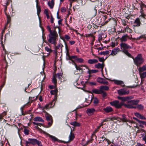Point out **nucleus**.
<instances>
[{
    "label": "nucleus",
    "instance_id": "obj_1",
    "mask_svg": "<svg viewBox=\"0 0 146 146\" xmlns=\"http://www.w3.org/2000/svg\"><path fill=\"white\" fill-rule=\"evenodd\" d=\"M46 29L49 32L48 34V42L50 43L56 45L57 43V39L58 37V35L56 30V27L54 28V30H52L49 26H47Z\"/></svg>",
    "mask_w": 146,
    "mask_h": 146
},
{
    "label": "nucleus",
    "instance_id": "obj_2",
    "mask_svg": "<svg viewBox=\"0 0 146 146\" xmlns=\"http://www.w3.org/2000/svg\"><path fill=\"white\" fill-rule=\"evenodd\" d=\"M132 58L133 59L134 64L137 66H140L144 61L141 54H138L135 58L133 56Z\"/></svg>",
    "mask_w": 146,
    "mask_h": 146
},
{
    "label": "nucleus",
    "instance_id": "obj_3",
    "mask_svg": "<svg viewBox=\"0 0 146 146\" xmlns=\"http://www.w3.org/2000/svg\"><path fill=\"white\" fill-rule=\"evenodd\" d=\"M110 104L112 106L115 107L117 109H119L121 108L122 106L123 105L124 102H121L120 103L117 100H115L110 102Z\"/></svg>",
    "mask_w": 146,
    "mask_h": 146
},
{
    "label": "nucleus",
    "instance_id": "obj_4",
    "mask_svg": "<svg viewBox=\"0 0 146 146\" xmlns=\"http://www.w3.org/2000/svg\"><path fill=\"white\" fill-rule=\"evenodd\" d=\"M45 116L46 120L48 121L47 123L48 127H50L52 125L53 123L52 116L47 113L45 114Z\"/></svg>",
    "mask_w": 146,
    "mask_h": 146
},
{
    "label": "nucleus",
    "instance_id": "obj_5",
    "mask_svg": "<svg viewBox=\"0 0 146 146\" xmlns=\"http://www.w3.org/2000/svg\"><path fill=\"white\" fill-rule=\"evenodd\" d=\"M62 76V74L61 73H57L56 74H55L53 76L52 79V82L55 85L57 83V80L56 78L60 79Z\"/></svg>",
    "mask_w": 146,
    "mask_h": 146
},
{
    "label": "nucleus",
    "instance_id": "obj_6",
    "mask_svg": "<svg viewBox=\"0 0 146 146\" xmlns=\"http://www.w3.org/2000/svg\"><path fill=\"white\" fill-rule=\"evenodd\" d=\"M119 94L120 95H124L128 94L129 93V91L126 89L123 88L117 91Z\"/></svg>",
    "mask_w": 146,
    "mask_h": 146
},
{
    "label": "nucleus",
    "instance_id": "obj_7",
    "mask_svg": "<svg viewBox=\"0 0 146 146\" xmlns=\"http://www.w3.org/2000/svg\"><path fill=\"white\" fill-rule=\"evenodd\" d=\"M27 143H29V144H31L35 145L38 143L39 141L35 139L29 138L27 141H26Z\"/></svg>",
    "mask_w": 146,
    "mask_h": 146
},
{
    "label": "nucleus",
    "instance_id": "obj_8",
    "mask_svg": "<svg viewBox=\"0 0 146 146\" xmlns=\"http://www.w3.org/2000/svg\"><path fill=\"white\" fill-rule=\"evenodd\" d=\"M119 45L121 51L124 50H126L127 49L132 48V47L125 43L122 42Z\"/></svg>",
    "mask_w": 146,
    "mask_h": 146
},
{
    "label": "nucleus",
    "instance_id": "obj_9",
    "mask_svg": "<svg viewBox=\"0 0 146 146\" xmlns=\"http://www.w3.org/2000/svg\"><path fill=\"white\" fill-rule=\"evenodd\" d=\"M97 82L100 83L108 85V82L105 79L98 77L97 79Z\"/></svg>",
    "mask_w": 146,
    "mask_h": 146
},
{
    "label": "nucleus",
    "instance_id": "obj_10",
    "mask_svg": "<svg viewBox=\"0 0 146 146\" xmlns=\"http://www.w3.org/2000/svg\"><path fill=\"white\" fill-rule=\"evenodd\" d=\"M123 106L129 109L135 108V106H133L130 101H128L127 104L124 103Z\"/></svg>",
    "mask_w": 146,
    "mask_h": 146
},
{
    "label": "nucleus",
    "instance_id": "obj_11",
    "mask_svg": "<svg viewBox=\"0 0 146 146\" xmlns=\"http://www.w3.org/2000/svg\"><path fill=\"white\" fill-rule=\"evenodd\" d=\"M141 16H139L138 18H136L135 20L134 23V26L136 27H139L141 24L140 22Z\"/></svg>",
    "mask_w": 146,
    "mask_h": 146
},
{
    "label": "nucleus",
    "instance_id": "obj_12",
    "mask_svg": "<svg viewBox=\"0 0 146 146\" xmlns=\"http://www.w3.org/2000/svg\"><path fill=\"white\" fill-rule=\"evenodd\" d=\"M61 44H58L57 46H56L55 49L54 51V53L55 54L56 58L57 57V52L58 51V50H60V49L62 48V47L63 46V45H62V46H61Z\"/></svg>",
    "mask_w": 146,
    "mask_h": 146
},
{
    "label": "nucleus",
    "instance_id": "obj_13",
    "mask_svg": "<svg viewBox=\"0 0 146 146\" xmlns=\"http://www.w3.org/2000/svg\"><path fill=\"white\" fill-rule=\"evenodd\" d=\"M96 111V110L94 108H88L86 111V112L88 115H91L94 114Z\"/></svg>",
    "mask_w": 146,
    "mask_h": 146
},
{
    "label": "nucleus",
    "instance_id": "obj_14",
    "mask_svg": "<svg viewBox=\"0 0 146 146\" xmlns=\"http://www.w3.org/2000/svg\"><path fill=\"white\" fill-rule=\"evenodd\" d=\"M55 102L56 101L55 100H53L52 102H50L49 104H46L45 106V108L47 109L53 107L54 105Z\"/></svg>",
    "mask_w": 146,
    "mask_h": 146
},
{
    "label": "nucleus",
    "instance_id": "obj_15",
    "mask_svg": "<svg viewBox=\"0 0 146 146\" xmlns=\"http://www.w3.org/2000/svg\"><path fill=\"white\" fill-rule=\"evenodd\" d=\"M117 98L118 99L121 100L124 103V102L128 101L129 99H131V97L129 96H127L126 97H122L118 96Z\"/></svg>",
    "mask_w": 146,
    "mask_h": 146
},
{
    "label": "nucleus",
    "instance_id": "obj_16",
    "mask_svg": "<svg viewBox=\"0 0 146 146\" xmlns=\"http://www.w3.org/2000/svg\"><path fill=\"white\" fill-rule=\"evenodd\" d=\"M48 136L51 139L52 141L54 142L57 141L58 142L60 143L63 142L64 143H66V142H63L62 141L58 139L55 137L53 136L52 135H49Z\"/></svg>",
    "mask_w": 146,
    "mask_h": 146
},
{
    "label": "nucleus",
    "instance_id": "obj_17",
    "mask_svg": "<svg viewBox=\"0 0 146 146\" xmlns=\"http://www.w3.org/2000/svg\"><path fill=\"white\" fill-rule=\"evenodd\" d=\"M72 58H73V59H75L77 62L83 63L84 62V60L83 58H79L76 55L75 56H73Z\"/></svg>",
    "mask_w": 146,
    "mask_h": 146
},
{
    "label": "nucleus",
    "instance_id": "obj_18",
    "mask_svg": "<svg viewBox=\"0 0 146 146\" xmlns=\"http://www.w3.org/2000/svg\"><path fill=\"white\" fill-rule=\"evenodd\" d=\"M104 66L105 65L104 63L100 64L98 63L95 65V67L97 69H101L102 70V71Z\"/></svg>",
    "mask_w": 146,
    "mask_h": 146
},
{
    "label": "nucleus",
    "instance_id": "obj_19",
    "mask_svg": "<svg viewBox=\"0 0 146 146\" xmlns=\"http://www.w3.org/2000/svg\"><path fill=\"white\" fill-rule=\"evenodd\" d=\"M92 92L95 94H101L102 92L101 89H98L96 88H94L92 90Z\"/></svg>",
    "mask_w": 146,
    "mask_h": 146
},
{
    "label": "nucleus",
    "instance_id": "obj_20",
    "mask_svg": "<svg viewBox=\"0 0 146 146\" xmlns=\"http://www.w3.org/2000/svg\"><path fill=\"white\" fill-rule=\"evenodd\" d=\"M103 110L106 113H108L112 111H113V109L111 107L108 106L106 108H104Z\"/></svg>",
    "mask_w": 146,
    "mask_h": 146
},
{
    "label": "nucleus",
    "instance_id": "obj_21",
    "mask_svg": "<svg viewBox=\"0 0 146 146\" xmlns=\"http://www.w3.org/2000/svg\"><path fill=\"white\" fill-rule=\"evenodd\" d=\"M134 114L135 116L139 119L144 120H145L146 119V118L144 116L142 115H141L138 113H134Z\"/></svg>",
    "mask_w": 146,
    "mask_h": 146
},
{
    "label": "nucleus",
    "instance_id": "obj_22",
    "mask_svg": "<svg viewBox=\"0 0 146 146\" xmlns=\"http://www.w3.org/2000/svg\"><path fill=\"white\" fill-rule=\"evenodd\" d=\"M139 72H142L146 70V65L143 66L141 67H139L138 68Z\"/></svg>",
    "mask_w": 146,
    "mask_h": 146
},
{
    "label": "nucleus",
    "instance_id": "obj_23",
    "mask_svg": "<svg viewBox=\"0 0 146 146\" xmlns=\"http://www.w3.org/2000/svg\"><path fill=\"white\" fill-rule=\"evenodd\" d=\"M34 121H35L44 122V120L42 118L40 117H36L33 119Z\"/></svg>",
    "mask_w": 146,
    "mask_h": 146
},
{
    "label": "nucleus",
    "instance_id": "obj_24",
    "mask_svg": "<svg viewBox=\"0 0 146 146\" xmlns=\"http://www.w3.org/2000/svg\"><path fill=\"white\" fill-rule=\"evenodd\" d=\"M48 4L51 9L53 8L54 4V0H51L48 3Z\"/></svg>",
    "mask_w": 146,
    "mask_h": 146
},
{
    "label": "nucleus",
    "instance_id": "obj_25",
    "mask_svg": "<svg viewBox=\"0 0 146 146\" xmlns=\"http://www.w3.org/2000/svg\"><path fill=\"white\" fill-rule=\"evenodd\" d=\"M98 61L96 59H89L88 60V63L90 64H95L98 62Z\"/></svg>",
    "mask_w": 146,
    "mask_h": 146
},
{
    "label": "nucleus",
    "instance_id": "obj_26",
    "mask_svg": "<svg viewBox=\"0 0 146 146\" xmlns=\"http://www.w3.org/2000/svg\"><path fill=\"white\" fill-rule=\"evenodd\" d=\"M128 36L127 34L125 35L122 36L121 38L120 39V40L121 42H125L128 39Z\"/></svg>",
    "mask_w": 146,
    "mask_h": 146
},
{
    "label": "nucleus",
    "instance_id": "obj_27",
    "mask_svg": "<svg viewBox=\"0 0 146 146\" xmlns=\"http://www.w3.org/2000/svg\"><path fill=\"white\" fill-rule=\"evenodd\" d=\"M139 73L141 79V81H142L143 79L145 78L146 77V71L143 72H141Z\"/></svg>",
    "mask_w": 146,
    "mask_h": 146
},
{
    "label": "nucleus",
    "instance_id": "obj_28",
    "mask_svg": "<svg viewBox=\"0 0 146 146\" xmlns=\"http://www.w3.org/2000/svg\"><path fill=\"white\" fill-rule=\"evenodd\" d=\"M114 83L117 85H120L122 86H123L124 83L121 80H115L114 81Z\"/></svg>",
    "mask_w": 146,
    "mask_h": 146
},
{
    "label": "nucleus",
    "instance_id": "obj_29",
    "mask_svg": "<svg viewBox=\"0 0 146 146\" xmlns=\"http://www.w3.org/2000/svg\"><path fill=\"white\" fill-rule=\"evenodd\" d=\"M2 3L3 5L5 7L4 11H6L7 9V6L8 5L9 2L7 0H4L2 2Z\"/></svg>",
    "mask_w": 146,
    "mask_h": 146
},
{
    "label": "nucleus",
    "instance_id": "obj_30",
    "mask_svg": "<svg viewBox=\"0 0 146 146\" xmlns=\"http://www.w3.org/2000/svg\"><path fill=\"white\" fill-rule=\"evenodd\" d=\"M120 51V49L119 48L114 49L113 50H112L111 53V54L112 55H115L117 54L118 52Z\"/></svg>",
    "mask_w": 146,
    "mask_h": 146
},
{
    "label": "nucleus",
    "instance_id": "obj_31",
    "mask_svg": "<svg viewBox=\"0 0 146 146\" xmlns=\"http://www.w3.org/2000/svg\"><path fill=\"white\" fill-rule=\"evenodd\" d=\"M33 123L34 125H36V126H35V127L39 130H40V129L38 127V126L39 125L40 126H41V125L43 126V124L37 122H33Z\"/></svg>",
    "mask_w": 146,
    "mask_h": 146
},
{
    "label": "nucleus",
    "instance_id": "obj_32",
    "mask_svg": "<svg viewBox=\"0 0 146 146\" xmlns=\"http://www.w3.org/2000/svg\"><path fill=\"white\" fill-rule=\"evenodd\" d=\"M124 53H125L126 55L128 56L129 57L132 58L133 56L131 55L128 52V50H124L122 51Z\"/></svg>",
    "mask_w": 146,
    "mask_h": 146
},
{
    "label": "nucleus",
    "instance_id": "obj_33",
    "mask_svg": "<svg viewBox=\"0 0 146 146\" xmlns=\"http://www.w3.org/2000/svg\"><path fill=\"white\" fill-rule=\"evenodd\" d=\"M74 137L75 136L74 134L72 132V131H71L69 135V141H72L74 138Z\"/></svg>",
    "mask_w": 146,
    "mask_h": 146
},
{
    "label": "nucleus",
    "instance_id": "obj_34",
    "mask_svg": "<svg viewBox=\"0 0 146 146\" xmlns=\"http://www.w3.org/2000/svg\"><path fill=\"white\" fill-rule=\"evenodd\" d=\"M100 89H101V91L102 92V91H103V90L106 91L108 90L109 89V88L108 86H102L100 87Z\"/></svg>",
    "mask_w": 146,
    "mask_h": 146
},
{
    "label": "nucleus",
    "instance_id": "obj_35",
    "mask_svg": "<svg viewBox=\"0 0 146 146\" xmlns=\"http://www.w3.org/2000/svg\"><path fill=\"white\" fill-rule=\"evenodd\" d=\"M70 37L67 35H65L62 39L65 42V40L68 41L70 39Z\"/></svg>",
    "mask_w": 146,
    "mask_h": 146
},
{
    "label": "nucleus",
    "instance_id": "obj_36",
    "mask_svg": "<svg viewBox=\"0 0 146 146\" xmlns=\"http://www.w3.org/2000/svg\"><path fill=\"white\" fill-rule=\"evenodd\" d=\"M130 102H131L133 106H134V105H137L139 103V100H130Z\"/></svg>",
    "mask_w": 146,
    "mask_h": 146
},
{
    "label": "nucleus",
    "instance_id": "obj_37",
    "mask_svg": "<svg viewBox=\"0 0 146 146\" xmlns=\"http://www.w3.org/2000/svg\"><path fill=\"white\" fill-rule=\"evenodd\" d=\"M137 106H135V108L138 110H142L144 109V106L141 104H137Z\"/></svg>",
    "mask_w": 146,
    "mask_h": 146
},
{
    "label": "nucleus",
    "instance_id": "obj_38",
    "mask_svg": "<svg viewBox=\"0 0 146 146\" xmlns=\"http://www.w3.org/2000/svg\"><path fill=\"white\" fill-rule=\"evenodd\" d=\"M70 124L74 126H79L80 125V124L76 121L71 122L70 123Z\"/></svg>",
    "mask_w": 146,
    "mask_h": 146
},
{
    "label": "nucleus",
    "instance_id": "obj_39",
    "mask_svg": "<svg viewBox=\"0 0 146 146\" xmlns=\"http://www.w3.org/2000/svg\"><path fill=\"white\" fill-rule=\"evenodd\" d=\"M44 48L45 50L48 52L49 54H50L53 52V50L51 49L50 47H49L46 46Z\"/></svg>",
    "mask_w": 146,
    "mask_h": 146
},
{
    "label": "nucleus",
    "instance_id": "obj_40",
    "mask_svg": "<svg viewBox=\"0 0 146 146\" xmlns=\"http://www.w3.org/2000/svg\"><path fill=\"white\" fill-rule=\"evenodd\" d=\"M122 121L123 122H127L128 121V119L126 117V116L124 114L122 115Z\"/></svg>",
    "mask_w": 146,
    "mask_h": 146
},
{
    "label": "nucleus",
    "instance_id": "obj_41",
    "mask_svg": "<svg viewBox=\"0 0 146 146\" xmlns=\"http://www.w3.org/2000/svg\"><path fill=\"white\" fill-rule=\"evenodd\" d=\"M58 92V90L57 88L55 89L54 90H52L50 92V93L51 94L54 95L55 94V96L56 97V94Z\"/></svg>",
    "mask_w": 146,
    "mask_h": 146
},
{
    "label": "nucleus",
    "instance_id": "obj_42",
    "mask_svg": "<svg viewBox=\"0 0 146 146\" xmlns=\"http://www.w3.org/2000/svg\"><path fill=\"white\" fill-rule=\"evenodd\" d=\"M98 72V70H89L88 72L89 74H91L92 73H97Z\"/></svg>",
    "mask_w": 146,
    "mask_h": 146
},
{
    "label": "nucleus",
    "instance_id": "obj_43",
    "mask_svg": "<svg viewBox=\"0 0 146 146\" xmlns=\"http://www.w3.org/2000/svg\"><path fill=\"white\" fill-rule=\"evenodd\" d=\"M142 132H143L144 133L142 134V137H143V136L144 135H145L146 134V132L145 130L143 129H140L137 130V133H139Z\"/></svg>",
    "mask_w": 146,
    "mask_h": 146
},
{
    "label": "nucleus",
    "instance_id": "obj_44",
    "mask_svg": "<svg viewBox=\"0 0 146 146\" xmlns=\"http://www.w3.org/2000/svg\"><path fill=\"white\" fill-rule=\"evenodd\" d=\"M122 24L123 25L126 26L127 24L128 23L127 20H125L124 19L121 20Z\"/></svg>",
    "mask_w": 146,
    "mask_h": 146
},
{
    "label": "nucleus",
    "instance_id": "obj_45",
    "mask_svg": "<svg viewBox=\"0 0 146 146\" xmlns=\"http://www.w3.org/2000/svg\"><path fill=\"white\" fill-rule=\"evenodd\" d=\"M127 31V32L131 33L133 31L129 27H126L124 29V31H123L124 32Z\"/></svg>",
    "mask_w": 146,
    "mask_h": 146
},
{
    "label": "nucleus",
    "instance_id": "obj_46",
    "mask_svg": "<svg viewBox=\"0 0 146 146\" xmlns=\"http://www.w3.org/2000/svg\"><path fill=\"white\" fill-rule=\"evenodd\" d=\"M36 9H37V15L39 16L40 12H41V8L39 6H36Z\"/></svg>",
    "mask_w": 146,
    "mask_h": 146
},
{
    "label": "nucleus",
    "instance_id": "obj_47",
    "mask_svg": "<svg viewBox=\"0 0 146 146\" xmlns=\"http://www.w3.org/2000/svg\"><path fill=\"white\" fill-rule=\"evenodd\" d=\"M93 33H91L90 34H85V36L86 37H89L91 36L94 38V40H95V36L93 35Z\"/></svg>",
    "mask_w": 146,
    "mask_h": 146
},
{
    "label": "nucleus",
    "instance_id": "obj_48",
    "mask_svg": "<svg viewBox=\"0 0 146 146\" xmlns=\"http://www.w3.org/2000/svg\"><path fill=\"white\" fill-rule=\"evenodd\" d=\"M73 64L75 66V67L77 70H82V68H80L79 66H77L76 63L74 62H73Z\"/></svg>",
    "mask_w": 146,
    "mask_h": 146
},
{
    "label": "nucleus",
    "instance_id": "obj_49",
    "mask_svg": "<svg viewBox=\"0 0 146 146\" xmlns=\"http://www.w3.org/2000/svg\"><path fill=\"white\" fill-rule=\"evenodd\" d=\"M92 98L88 97V98H86V101L89 104L91 102Z\"/></svg>",
    "mask_w": 146,
    "mask_h": 146
},
{
    "label": "nucleus",
    "instance_id": "obj_50",
    "mask_svg": "<svg viewBox=\"0 0 146 146\" xmlns=\"http://www.w3.org/2000/svg\"><path fill=\"white\" fill-rule=\"evenodd\" d=\"M109 52L108 51H105L102 52L100 53L99 54L101 55L108 54L109 53Z\"/></svg>",
    "mask_w": 146,
    "mask_h": 146
},
{
    "label": "nucleus",
    "instance_id": "obj_51",
    "mask_svg": "<svg viewBox=\"0 0 146 146\" xmlns=\"http://www.w3.org/2000/svg\"><path fill=\"white\" fill-rule=\"evenodd\" d=\"M6 15L7 16V23H8L10 22L11 20V18L9 15L7 14L6 13Z\"/></svg>",
    "mask_w": 146,
    "mask_h": 146
},
{
    "label": "nucleus",
    "instance_id": "obj_52",
    "mask_svg": "<svg viewBox=\"0 0 146 146\" xmlns=\"http://www.w3.org/2000/svg\"><path fill=\"white\" fill-rule=\"evenodd\" d=\"M65 48H66V50L67 51V52H66V56H68V55H69V53H68L69 49L68 48V46H67L66 42H65Z\"/></svg>",
    "mask_w": 146,
    "mask_h": 146
},
{
    "label": "nucleus",
    "instance_id": "obj_53",
    "mask_svg": "<svg viewBox=\"0 0 146 146\" xmlns=\"http://www.w3.org/2000/svg\"><path fill=\"white\" fill-rule=\"evenodd\" d=\"M75 55L72 56H70V55H68V59L70 60L72 62V63L73 64V62H74V61L72 59H73V58H72L73 56H75Z\"/></svg>",
    "mask_w": 146,
    "mask_h": 146
},
{
    "label": "nucleus",
    "instance_id": "obj_54",
    "mask_svg": "<svg viewBox=\"0 0 146 146\" xmlns=\"http://www.w3.org/2000/svg\"><path fill=\"white\" fill-rule=\"evenodd\" d=\"M110 117H108L106 118V119H104L101 122V123H104V122H106L107 121H110Z\"/></svg>",
    "mask_w": 146,
    "mask_h": 146
},
{
    "label": "nucleus",
    "instance_id": "obj_55",
    "mask_svg": "<svg viewBox=\"0 0 146 146\" xmlns=\"http://www.w3.org/2000/svg\"><path fill=\"white\" fill-rule=\"evenodd\" d=\"M94 103L95 104H97L98 103V100L97 98H94L93 99Z\"/></svg>",
    "mask_w": 146,
    "mask_h": 146
},
{
    "label": "nucleus",
    "instance_id": "obj_56",
    "mask_svg": "<svg viewBox=\"0 0 146 146\" xmlns=\"http://www.w3.org/2000/svg\"><path fill=\"white\" fill-rule=\"evenodd\" d=\"M34 98L35 97H29V100L30 101H31V102H32L33 101L36 100L37 98V97H36L35 99Z\"/></svg>",
    "mask_w": 146,
    "mask_h": 146
},
{
    "label": "nucleus",
    "instance_id": "obj_57",
    "mask_svg": "<svg viewBox=\"0 0 146 146\" xmlns=\"http://www.w3.org/2000/svg\"><path fill=\"white\" fill-rule=\"evenodd\" d=\"M67 8L65 7H62L61 9V11L62 13L66 12L67 10Z\"/></svg>",
    "mask_w": 146,
    "mask_h": 146
},
{
    "label": "nucleus",
    "instance_id": "obj_58",
    "mask_svg": "<svg viewBox=\"0 0 146 146\" xmlns=\"http://www.w3.org/2000/svg\"><path fill=\"white\" fill-rule=\"evenodd\" d=\"M98 59L99 60V61L100 62H102L103 63H104V62L105 60V59H104V57H102V58H100V57H98Z\"/></svg>",
    "mask_w": 146,
    "mask_h": 146
},
{
    "label": "nucleus",
    "instance_id": "obj_59",
    "mask_svg": "<svg viewBox=\"0 0 146 146\" xmlns=\"http://www.w3.org/2000/svg\"><path fill=\"white\" fill-rule=\"evenodd\" d=\"M145 37V35H141V36L137 37L136 38L137 40H140L141 38H144Z\"/></svg>",
    "mask_w": 146,
    "mask_h": 146
},
{
    "label": "nucleus",
    "instance_id": "obj_60",
    "mask_svg": "<svg viewBox=\"0 0 146 146\" xmlns=\"http://www.w3.org/2000/svg\"><path fill=\"white\" fill-rule=\"evenodd\" d=\"M100 138H102L103 139V141L104 140H105L106 141H107L108 142V143L109 144L110 143V141L108 140L106 138L102 136V137H100Z\"/></svg>",
    "mask_w": 146,
    "mask_h": 146
},
{
    "label": "nucleus",
    "instance_id": "obj_61",
    "mask_svg": "<svg viewBox=\"0 0 146 146\" xmlns=\"http://www.w3.org/2000/svg\"><path fill=\"white\" fill-rule=\"evenodd\" d=\"M5 80L4 81V82H3V83L2 84L1 86H0V92H1V91L2 88L5 85Z\"/></svg>",
    "mask_w": 146,
    "mask_h": 146
},
{
    "label": "nucleus",
    "instance_id": "obj_62",
    "mask_svg": "<svg viewBox=\"0 0 146 146\" xmlns=\"http://www.w3.org/2000/svg\"><path fill=\"white\" fill-rule=\"evenodd\" d=\"M29 130L26 129H24V132L25 134L26 135H28L29 134Z\"/></svg>",
    "mask_w": 146,
    "mask_h": 146
},
{
    "label": "nucleus",
    "instance_id": "obj_63",
    "mask_svg": "<svg viewBox=\"0 0 146 146\" xmlns=\"http://www.w3.org/2000/svg\"><path fill=\"white\" fill-rule=\"evenodd\" d=\"M56 85L54 84V86L49 85L48 86V87L50 89H52L54 88L55 87H56Z\"/></svg>",
    "mask_w": 146,
    "mask_h": 146
},
{
    "label": "nucleus",
    "instance_id": "obj_64",
    "mask_svg": "<svg viewBox=\"0 0 146 146\" xmlns=\"http://www.w3.org/2000/svg\"><path fill=\"white\" fill-rule=\"evenodd\" d=\"M136 146H145L144 144H141L139 143H137Z\"/></svg>",
    "mask_w": 146,
    "mask_h": 146
}]
</instances>
